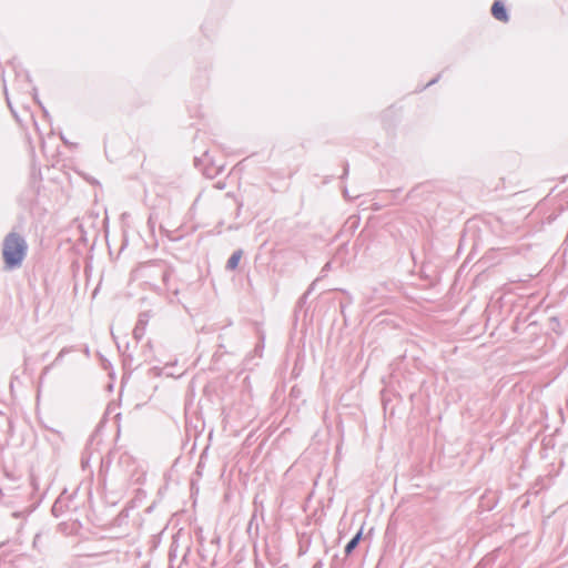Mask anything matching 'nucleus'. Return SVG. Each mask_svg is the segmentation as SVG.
I'll use <instances>...</instances> for the list:
<instances>
[{
    "label": "nucleus",
    "mask_w": 568,
    "mask_h": 568,
    "mask_svg": "<svg viewBox=\"0 0 568 568\" xmlns=\"http://www.w3.org/2000/svg\"><path fill=\"white\" fill-rule=\"evenodd\" d=\"M314 285H315V282H313V283H312V285L308 287V290L306 291V293L303 295V297H302V298H306V296H307V295L311 293V291L313 290Z\"/></svg>",
    "instance_id": "ddd939ff"
},
{
    "label": "nucleus",
    "mask_w": 568,
    "mask_h": 568,
    "mask_svg": "<svg viewBox=\"0 0 568 568\" xmlns=\"http://www.w3.org/2000/svg\"><path fill=\"white\" fill-rule=\"evenodd\" d=\"M362 536H363V530L359 529L353 537L352 539L346 544L345 548H344V552L346 556H349L354 550L355 548L358 546L361 539H362Z\"/></svg>",
    "instance_id": "0eeeda50"
},
{
    "label": "nucleus",
    "mask_w": 568,
    "mask_h": 568,
    "mask_svg": "<svg viewBox=\"0 0 568 568\" xmlns=\"http://www.w3.org/2000/svg\"><path fill=\"white\" fill-rule=\"evenodd\" d=\"M72 497L71 496H67L65 495V491L62 493L58 498L57 500L54 501L53 506H52V514L53 516L55 517H59L61 516L67 509H69L70 505L69 503L71 501Z\"/></svg>",
    "instance_id": "39448f33"
},
{
    "label": "nucleus",
    "mask_w": 568,
    "mask_h": 568,
    "mask_svg": "<svg viewBox=\"0 0 568 568\" xmlns=\"http://www.w3.org/2000/svg\"><path fill=\"white\" fill-rule=\"evenodd\" d=\"M217 545L212 540L207 546L201 542L199 548L200 568H213L215 566V556Z\"/></svg>",
    "instance_id": "7ed1b4c3"
},
{
    "label": "nucleus",
    "mask_w": 568,
    "mask_h": 568,
    "mask_svg": "<svg viewBox=\"0 0 568 568\" xmlns=\"http://www.w3.org/2000/svg\"><path fill=\"white\" fill-rule=\"evenodd\" d=\"M491 14L493 17L496 19V20H499V21H503V22H507L508 19H509V16H508V12H507V9L505 7V4L499 1V0H496L493 6H491Z\"/></svg>",
    "instance_id": "423d86ee"
},
{
    "label": "nucleus",
    "mask_w": 568,
    "mask_h": 568,
    "mask_svg": "<svg viewBox=\"0 0 568 568\" xmlns=\"http://www.w3.org/2000/svg\"><path fill=\"white\" fill-rule=\"evenodd\" d=\"M4 93H6V97H8L7 88L6 87H4ZM7 102H8L9 108L12 109L11 102H10L9 98H7ZM11 111L13 112V110H11Z\"/></svg>",
    "instance_id": "2eb2a0df"
},
{
    "label": "nucleus",
    "mask_w": 568,
    "mask_h": 568,
    "mask_svg": "<svg viewBox=\"0 0 568 568\" xmlns=\"http://www.w3.org/2000/svg\"><path fill=\"white\" fill-rule=\"evenodd\" d=\"M41 540H42V535L41 534H37L33 538V547L34 548H39L40 545H41Z\"/></svg>",
    "instance_id": "9d476101"
},
{
    "label": "nucleus",
    "mask_w": 568,
    "mask_h": 568,
    "mask_svg": "<svg viewBox=\"0 0 568 568\" xmlns=\"http://www.w3.org/2000/svg\"><path fill=\"white\" fill-rule=\"evenodd\" d=\"M28 244L24 237L17 233H8L2 243V256L4 267L7 270H14L21 266L24 257L27 256Z\"/></svg>",
    "instance_id": "f257e3e1"
},
{
    "label": "nucleus",
    "mask_w": 568,
    "mask_h": 568,
    "mask_svg": "<svg viewBox=\"0 0 568 568\" xmlns=\"http://www.w3.org/2000/svg\"><path fill=\"white\" fill-rule=\"evenodd\" d=\"M23 78H24V81H26L27 83H30V82H31V79H30V75H29V73H28V72H24Z\"/></svg>",
    "instance_id": "4468645a"
},
{
    "label": "nucleus",
    "mask_w": 568,
    "mask_h": 568,
    "mask_svg": "<svg viewBox=\"0 0 568 568\" xmlns=\"http://www.w3.org/2000/svg\"><path fill=\"white\" fill-rule=\"evenodd\" d=\"M321 567V562H317L314 568H320Z\"/></svg>",
    "instance_id": "a211bd4d"
},
{
    "label": "nucleus",
    "mask_w": 568,
    "mask_h": 568,
    "mask_svg": "<svg viewBox=\"0 0 568 568\" xmlns=\"http://www.w3.org/2000/svg\"><path fill=\"white\" fill-rule=\"evenodd\" d=\"M139 276L144 278L160 277L163 285L169 288V280L172 275V268L163 262H148L136 270Z\"/></svg>",
    "instance_id": "f03ea898"
},
{
    "label": "nucleus",
    "mask_w": 568,
    "mask_h": 568,
    "mask_svg": "<svg viewBox=\"0 0 568 568\" xmlns=\"http://www.w3.org/2000/svg\"><path fill=\"white\" fill-rule=\"evenodd\" d=\"M69 351L67 348H62L59 354L57 355L55 359H54V363H59L60 361H62V358L64 357V355L68 353Z\"/></svg>",
    "instance_id": "9b49d317"
},
{
    "label": "nucleus",
    "mask_w": 568,
    "mask_h": 568,
    "mask_svg": "<svg viewBox=\"0 0 568 568\" xmlns=\"http://www.w3.org/2000/svg\"><path fill=\"white\" fill-rule=\"evenodd\" d=\"M150 312H142L139 314V318L133 329V337L138 342L141 341L145 334V329L150 321Z\"/></svg>",
    "instance_id": "20e7f679"
},
{
    "label": "nucleus",
    "mask_w": 568,
    "mask_h": 568,
    "mask_svg": "<svg viewBox=\"0 0 568 568\" xmlns=\"http://www.w3.org/2000/svg\"><path fill=\"white\" fill-rule=\"evenodd\" d=\"M242 255H243V251L242 250L234 251L232 253V255L230 256V258L227 260L225 268L227 271H234L239 266V263H240V260H241Z\"/></svg>",
    "instance_id": "6e6552de"
},
{
    "label": "nucleus",
    "mask_w": 568,
    "mask_h": 568,
    "mask_svg": "<svg viewBox=\"0 0 568 568\" xmlns=\"http://www.w3.org/2000/svg\"><path fill=\"white\" fill-rule=\"evenodd\" d=\"M439 77H440V75L438 74L435 79L430 80V81L425 85V88L430 87V85H433L434 83H436V82L438 81Z\"/></svg>",
    "instance_id": "f8f14e48"
},
{
    "label": "nucleus",
    "mask_w": 568,
    "mask_h": 568,
    "mask_svg": "<svg viewBox=\"0 0 568 568\" xmlns=\"http://www.w3.org/2000/svg\"><path fill=\"white\" fill-rule=\"evenodd\" d=\"M321 567V562H317L314 568H320Z\"/></svg>",
    "instance_id": "f3484780"
},
{
    "label": "nucleus",
    "mask_w": 568,
    "mask_h": 568,
    "mask_svg": "<svg viewBox=\"0 0 568 568\" xmlns=\"http://www.w3.org/2000/svg\"><path fill=\"white\" fill-rule=\"evenodd\" d=\"M348 173V164L345 165V169H344V173H343V176L344 178L345 175H347Z\"/></svg>",
    "instance_id": "dca6fc26"
},
{
    "label": "nucleus",
    "mask_w": 568,
    "mask_h": 568,
    "mask_svg": "<svg viewBox=\"0 0 568 568\" xmlns=\"http://www.w3.org/2000/svg\"><path fill=\"white\" fill-rule=\"evenodd\" d=\"M33 510V508H26L23 510H16L12 513V517L14 518H26L31 511Z\"/></svg>",
    "instance_id": "1a4fd4ad"
}]
</instances>
